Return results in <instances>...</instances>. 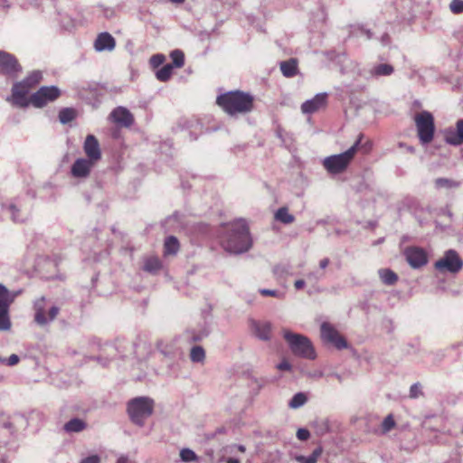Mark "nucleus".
<instances>
[{"label": "nucleus", "instance_id": "f257e3e1", "mask_svg": "<svg viewBox=\"0 0 463 463\" xmlns=\"http://www.w3.org/2000/svg\"><path fill=\"white\" fill-rule=\"evenodd\" d=\"M219 238L223 250L231 254H242L252 247V238L243 220L222 225L219 231Z\"/></svg>", "mask_w": 463, "mask_h": 463}, {"label": "nucleus", "instance_id": "f03ea898", "mask_svg": "<svg viewBox=\"0 0 463 463\" xmlns=\"http://www.w3.org/2000/svg\"><path fill=\"white\" fill-rule=\"evenodd\" d=\"M254 98L241 90L228 91L216 99V103L230 116L249 113L253 109Z\"/></svg>", "mask_w": 463, "mask_h": 463}, {"label": "nucleus", "instance_id": "7ed1b4c3", "mask_svg": "<svg viewBox=\"0 0 463 463\" xmlns=\"http://www.w3.org/2000/svg\"><path fill=\"white\" fill-rule=\"evenodd\" d=\"M43 74L40 71H33L27 77L13 84L11 96L6 98V101L12 106L19 109H26L30 105L28 93L40 83Z\"/></svg>", "mask_w": 463, "mask_h": 463}, {"label": "nucleus", "instance_id": "20e7f679", "mask_svg": "<svg viewBox=\"0 0 463 463\" xmlns=\"http://www.w3.org/2000/svg\"><path fill=\"white\" fill-rule=\"evenodd\" d=\"M155 401L148 396L135 397L128 402L127 411L130 420L143 427L145 420L149 418L154 411Z\"/></svg>", "mask_w": 463, "mask_h": 463}, {"label": "nucleus", "instance_id": "39448f33", "mask_svg": "<svg viewBox=\"0 0 463 463\" xmlns=\"http://www.w3.org/2000/svg\"><path fill=\"white\" fill-rule=\"evenodd\" d=\"M283 337L295 355L309 360L316 358L317 355L314 346L307 336L293 333L289 330H284Z\"/></svg>", "mask_w": 463, "mask_h": 463}, {"label": "nucleus", "instance_id": "423d86ee", "mask_svg": "<svg viewBox=\"0 0 463 463\" xmlns=\"http://www.w3.org/2000/svg\"><path fill=\"white\" fill-rule=\"evenodd\" d=\"M33 309V320L40 326H48L60 313V307L56 305H50L44 297L34 301Z\"/></svg>", "mask_w": 463, "mask_h": 463}, {"label": "nucleus", "instance_id": "0eeeda50", "mask_svg": "<svg viewBox=\"0 0 463 463\" xmlns=\"http://www.w3.org/2000/svg\"><path fill=\"white\" fill-rule=\"evenodd\" d=\"M414 121L420 142L422 145L430 144L433 140L435 133L433 115L427 110H423L415 116Z\"/></svg>", "mask_w": 463, "mask_h": 463}, {"label": "nucleus", "instance_id": "6e6552de", "mask_svg": "<svg viewBox=\"0 0 463 463\" xmlns=\"http://www.w3.org/2000/svg\"><path fill=\"white\" fill-rule=\"evenodd\" d=\"M356 145H352L346 151L327 156L323 161L324 167L331 174H339L345 171L354 155L356 154Z\"/></svg>", "mask_w": 463, "mask_h": 463}, {"label": "nucleus", "instance_id": "1a4fd4ad", "mask_svg": "<svg viewBox=\"0 0 463 463\" xmlns=\"http://www.w3.org/2000/svg\"><path fill=\"white\" fill-rule=\"evenodd\" d=\"M20 291L11 292L0 283V331H7L12 323L9 317V308Z\"/></svg>", "mask_w": 463, "mask_h": 463}, {"label": "nucleus", "instance_id": "9d476101", "mask_svg": "<svg viewBox=\"0 0 463 463\" xmlns=\"http://www.w3.org/2000/svg\"><path fill=\"white\" fill-rule=\"evenodd\" d=\"M434 267L439 272L456 274L463 268V260L456 250H449L435 262Z\"/></svg>", "mask_w": 463, "mask_h": 463}, {"label": "nucleus", "instance_id": "9b49d317", "mask_svg": "<svg viewBox=\"0 0 463 463\" xmlns=\"http://www.w3.org/2000/svg\"><path fill=\"white\" fill-rule=\"evenodd\" d=\"M23 71V67L14 55L0 50V74L10 79H16Z\"/></svg>", "mask_w": 463, "mask_h": 463}, {"label": "nucleus", "instance_id": "f8f14e48", "mask_svg": "<svg viewBox=\"0 0 463 463\" xmlns=\"http://www.w3.org/2000/svg\"><path fill=\"white\" fill-rule=\"evenodd\" d=\"M61 95L56 86H43L29 98L30 104L35 108H43L49 102L54 101Z\"/></svg>", "mask_w": 463, "mask_h": 463}, {"label": "nucleus", "instance_id": "ddd939ff", "mask_svg": "<svg viewBox=\"0 0 463 463\" xmlns=\"http://www.w3.org/2000/svg\"><path fill=\"white\" fill-rule=\"evenodd\" d=\"M321 338L324 342L332 344L338 350L347 347L346 340L340 335L337 330L329 323L324 322L321 325Z\"/></svg>", "mask_w": 463, "mask_h": 463}, {"label": "nucleus", "instance_id": "4468645a", "mask_svg": "<svg viewBox=\"0 0 463 463\" xmlns=\"http://www.w3.org/2000/svg\"><path fill=\"white\" fill-rule=\"evenodd\" d=\"M404 256L409 265L413 269H420L428 262L426 251L420 247L411 246L406 248Z\"/></svg>", "mask_w": 463, "mask_h": 463}, {"label": "nucleus", "instance_id": "2eb2a0df", "mask_svg": "<svg viewBox=\"0 0 463 463\" xmlns=\"http://www.w3.org/2000/svg\"><path fill=\"white\" fill-rule=\"evenodd\" d=\"M444 141L454 146L463 144V118L456 122L455 128L449 127L442 130Z\"/></svg>", "mask_w": 463, "mask_h": 463}, {"label": "nucleus", "instance_id": "dca6fc26", "mask_svg": "<svg viewBox=\"0 0 463 463\" xmlns=\"http://www.w3.org/2000/svg\"><path fill=\"white\" fill-rule=\"evenodd\" d=\"M5 213H9L10 219L15 223L24 222L29 218V213L23 209L17 199L5 203Z\"/></svg>", "mask_w": 463, "mask_h": 463}, {"label": "nucleus", "instance_id": "f3484780", "mask_svg": "<svg viewBox=\"0 0 463 463\" xmlns=\"http://www.w3.org/2000/svg\"><path fill=\"white\" fill-rule=\"evenodd\" d=\"M250 326L254 335L261 341H269L271 338L272 325L269 321H258L251 319Z\"/></svg>", "mask_w": 463, "mask_h": 463}, {"label": "nucleus", "instance_id": "a211bd4d", "mask_svg": "<svg viewBox=\"0 0 463 463\" xmlns=\"http://www.w3.org/2000/svg\"><path fill=\"white\" fill-rule=\"evenodd\" d=\"M109 118L114 123L125 128H129L134 123L133 115L124 107H118L114 109L109 114Z\"/></svg>", "mask_w": 463, "mask_h": 463}, {"label": "nucleus", "instance_id": "6ab92c4d", "mask_svg": "<svg viewBox=\"0 0 463 463\" xmlns=\"http://www.w3.org/2000/svg\"><path fill=\"white\" fill-rule=\"evenodd\" d=\"M94 161L88 158H78L72 164L71 173L76 178H85L90 175Z\"/></svg>", "mask_w": 463, "mask_h": 463}, {"label": "nucleus", "instance_id": "aec40b11", "mask_svg": "<svg viewBox=\"0 0 463 463\" xmlns=\"http://www.w3.org/2000/svg\"><path fill=\"white\" fill-rule=\"evenodd\" d=\"M84 152L88 157L97 162L101 157L100 147L98 139L93 135H88L83 144Z\"/></svg>", "mask_w": 463, "mask_h": 463}, {"label": "nucleus", "instance_id": "412c9836", "mask_svg": "<svg viewBox=\"0 0 463 463\" xmlns=\"http://www.w3.org/2000/svg\"><path fill=\"white\" fill-rule=\"evenodd\" d=\"M327 100V94L318 93L313 99L306 100L301 105V111L304 114H312L321 108L325 107Z\"/></svg>", "mask_w": 463, "mask_h": 463}, {"label": "nucleus", "instance_id": "4be33fe9", "mask_svg": "<svg viewBox=\"0 0 463 463\" xmlns=\"http://www.w3.org/2000/svg\"><path fill=\"white\" fill-rule=\"evenodd\" d=\"M115 46L114 37L107 32L100 33L94 42V49L99 52H111L115 49Z\"/></svg>", "mask_w": 463, "mask_h": 463}, {"label": "nucleus", "instance_id": "5701e85b", "mask_svg": "<svg viewBox=\"0 0 463 463\" xmlns=\"http://www.w3.org/2000/svg\"><path fill=\"white\" fill-rule=\"evenodd\" d=\"M405 4L413 3V6L409 13V16L404 15V19L411 20L418 14L429 15L430 0H403Z\"/></svg>", "mask_w": 463, "mask_h": 463}, {"label": "nucleus", "instance_id": "b1692460", "mask_svg": "<svg viewBox=\"0 0 463 463\" xmlns=\"http://www.w3.org/2000/svg\"><path fill=\"white\" fill-rule=\"evenodd\" d=\"M87 422L80 418H72L63 425V430L68 433H80L86 430Z\"/></svg>", "mask_w": 463, "mask_h": 463}, {"label": "nucleus", "instance_id": "393cba45", "mask_svg": "<svg viewBox=\"0 0 463 463\" xmlns=\"http://www.w3.org/2000/svg\"><path fill=\"white\" fill-rule=\"evenodd\" d=\"M280 71L286 78H292L298 72V61L295 58H290L287 61L280 62Z\"/></svg>", "mask_w": 463, "mask_h": 463}, {"label": "nucleus", "instance_id": "a878e982", "mask_svg": "<svg viewBox=\"0 0 463 463\" xmlns=\"http://www.w3.org/2000/svg\"><path fill=\"white\" fill-rule=\"evenodd\" d=\"M394 72V68L389 63H379L370 70V75L373 78L390 76Z\"/></svg>", "mask_w": 463, "mask_h": 463}, {"label": "nucleus", "instance_id": "bb28decb", "mask_svg": "<svg viewBox=\"0 0 463 463\" xmlns=\"http://www.w3.org/2000/svg\"><path fill=\"white\" fill-rule=\"evenodd\" d=\"M180 249V244L175 236H167L164 243L165 255H175Z\"/></svg>", "mask_w": 463, "mask_h": 463}, {"label": "nucleus", "instance_id": "cd10ccee", "mask_svg": "<svg viewBox=\"0 0 463 463\" xmlns=\"http://www.w3.org/2000/svg\"><path fill=\"white\" fill-rule=\"evenodd\" d=\"M378 275L382 282L387 286H392L398 281L397 274L390 269H380Z\"/></svg>", "mask_w": 463, "mask_h": 463}, {"label": "nucleus", "instance_id": "c85d7f7f", "mask_svg": "<svg viewBox=\"0 0 463 463\" xmlns=\"http://www.w3.org/2000/svg\"><path fill=\"white\" fill-rule=\"evenodd\" d=\"M275 219L283 224H289L295 221L294 215L289 213L287 207L279 208L275 213Z\"/></svg>", "mask_w": 463, "mask_h": 463}, {"label": "nucleus", "instance_id": "c756f323", "mask_svg": "<svg viewBox=\"0 0 463 463\" xmlns=\"http://www.w3.org/2000/svg\"><path fill=\"white\" fill-rule=\"evenodd\" d=\"M322 452V448L317 447L313 450V452L309 456L298 455L295 457V459L298 463H317Z\"/></svg>", "mask_w": 463, "mask_h": 463}, {"label": "nucleus", "instance_id": "7c9ffc66", "mask_svg": "<svg viewBox=\"0 0 463 463\" xmlns=\"http://www.w3.org/2000/svg\"><path fill=\"white\" fill-rule=\"evenodd\" d=\"M307 402V396L305 392H299L293 395L288 402V407L290 409H298L304 406Z\"/></svg>", "mask_w": 463, "mask_h": 463}, {"label": "nucleus", "instance_id": "2f4dec72", "mask_svg": "<svg viewBox=\"0 0 463 463\" xmlns=\"http://www.w3.org/2000/svg\"><path fill=\"white\" fill-rule=\"evenodd\" d=\"M15 424L27 425L26 419L24 418V416L22 414H14L11 418V420H6L3 423V428L7 430H10V432L13 433L14 429V426Z\"/></svg>", "mask_w": 463, "mask_h": 463}, {"label": "nucleus", "instance_id": "473e14b6", "mask_svg": "<svg viewBox=\"0 0 463 463\" xmlns=\"http://www.w3.org/2000/svg\"><path fill=\"white\" fill-rule=\"evenodd\" d=\"M173 70L174 65L167 63L156 71V77L158 80L165 82L171 78Z\"/></svg>", "mask_w": 463, "mask_h": 463}, {"label": "nucleus", "instance_id": "72a5a7b5", "mask_svg": "<svg viewBox=\"0 0 463 463\" xmlns=\"http://www.w3.org/2000/svg\"><path fill=\"white\" fill-rule=\"evenodd\" d=\"M190 359L193 363H203L205 359V351L201 345H194L190 351Z\"/></svg>", "mask_w": 463, "mask_h": 463}, {"label": "nucleus", "instance_id": "f704fd0d", "mask_svg": "<svg viewBox=\"0 0 463 463\" xmlns=\"http://www.w3.org/2000/svg\"><path fill=\"white\" fill-rule=\"evenodd\" d=\"M364 136L363 134H360L355 140V142L353 145L358 144L356 146V153L358 151H362L364 154H368L373 147V143L369 139L364 141Z\"/></svg>", "mask_w": 463, "mask_h": 463}, {"label": "nucleus", "instance_id": "c9c22d12", "mask_svg": "<svg viewBox=\"0 0 463 463\" xmlns=\"http://www.w3.org/2000/svg\"><path fill=\"white\" fill-rule=\"evenodd\" d=\"M459 186V182L454 181L449 178L439 177L435 180V187L438 189L446 188L452 189Z\"/></svg>", "mask_w": 463, "mask_h": 463}, {"label": "nucleus", "instance_id": "e433bc0d", "mask_svg": "<svg viewBox=\"0 0 463 463\" xmlns=\"http://www.w3.org/2000/svg\"><path fill=\"white\" fill-rule=\"evenodd\" d=\"M75 110L71 108L61 109L59 112V120L61 124H68L75 118Z\"/></svg>", "mask_w": 463, "mask_h": 463}, {"label": "nucleus", "instance_id": "4c0bfd02", "mask_svg": "<svg viewBox=\"0 0 463 463\" xmlns=\"http://www.w3.org/2000/svg\"><path fill=\"white\" fill-rule=\"evenodd\" d=\"M180 458L184 463L196 462L199 459L196 453L188 448H184L180 450Z\"/></svg>", "mask_w": 463, "mask_h": 463}, {"label": "nucleus", "instance_id": "58836bf2", "mask_svg": "<svg viewBox=\"0 0 463 463\" xmlns=\"http://www.w3.org/2000/svg\"><path fill=\"white\" fill-rule=\"evenodd\" d=\"M143 269L147 272L156 273L161 269V262L157 258H148L145 260Z\"/></svg>", "mask_w": 463, "mask_h": 463}, {"label": "nucleus", "instance_id": "ea45409f", "mask_svg": "<svg viewBox=\"0 0 463 463\" xmlns=\"http://www.w3.org/2000/svg\"><path fill=\"white\" fill-rule=\"evenodd\" d=\"M170 58L172 59V65H174V68H181L184 64V52L179 50H174L170 52Z\"/></svg>", "mask_w": 463, "mask_h": 463}, {"label": "nucleus", "instance_id": "a19ab883", "mask_svg": "<svg viewBox=\"0 0 463 463\" xmlns=\"http://www.w3.org/2000/svg\"><path fill=\"white\" fill-rule=\"evenodd\" d=\"M325 278V271L322 270H313L307 274V281L310 284H318L320 280Z\"/></svg>", "mask_w": 463, "mask_h": 463}, {"label": "nucleus", "instance_id": "79ce46f5", "mask_svg": "<svg viewBox=\"0 0 463 463\" xmlns=\"http://www.w3.org/2000/svg\"><path fill=\"white\" fill-rule=\"evenodd\" d=\"M395 426V420L392 417V414H389L388 416H386L382 424H381V428H382V432L383 434L389 432L392 429H393Z\"/></svg>", "mask_w": 463, "mask_h": 463}, {"label": "nucleus", "instance_id": "37998d69", "mask_svg": "<svg viewBox=\"0 0 463 463\" xmlns=\"http://www.w3.org/2000/svg\"><path fill=\"white\" fill-rule=\"evenodd\" d=\"M262 296L273 297L279 299H282L285 297V293L276 289L261 288L259 290Z\"/></svg>", "mask_w": 463, "mask_h": 463}, {"label": "nucleus", "instance_id": "c03bdc74", "mask_svg": "<svg viewBox=\"0 0 463 463\" xmlns=\"http://www.w3.org/2000/svg\"><path fill=\"white\" fill-rule=\"evenodd\" d=\"M449 10L454 14H463V0H451Z\"/></svg>", "mask_w": 463, "mask_h": 463}, {"label": "nucleus", "instance_id": "a18cd8bd", "mask_svg": "<svg viewBox=\"0 0 463 463\" xmlns=\"http://www.w3.org/2000/svg\"><path fill=\"white\" fill-rule=\"evenodd\" d=\"M423 395V392L421 389V384L420 383H415L410 387L409 397L411 399H417L420 396Z\"/></svg>", "mask_w": 463, "mask_h": 463}, {"label": "nucleus", "instance_id": "49530a36", "mask_svg": "<svg viewBox=\"0 0 463 463\" xmlns=\"http://www.w3.org/2000/svg\"><path fill=\"white\" fill-rule=\"evenodd\" d=\"M209 335H210V329L207 326H205L200 332L193 333V335L191 336V340L194 342H199V341H202L206 336H208Z\"/></svg>", "mask_w": 463, "mask_h": 463}, {"label": "nucleus", "instance_id": "de8ad7c7", "mask_svg": "<svg viewBox=\"0 0 463 463\" xmlns=\"http://www.w3.org/2000/svg\"><path fill=\"white\" fill-rule=\"evenodd\" d=\"M165 60V55H163L161 53H157V54L153 55L150 58V64L152 67L157 68L164 63Z\"/></svg>", "mask_w": 463, "mask_h": 463}, {"label": "nucleus", "instance_id": "09e8293b", "mask_svg": "<svg viewBox=\"0 0 463 463\" xmlns=\"http://www.w3.org/2000/svg\"><path fill=\"white\" fill-rule=\"evenodd\" d=\"M310 437V432L307 429H304V428H300L297 431V438L299 439V440H307Z\"/></svg>", "mask_w": 463, "mask_h": 463}, {"label": "nucleus", "instance_id": "8fccbe9b", "mask_svg": "<svg viewBox=\"0 0 463 463\" xmlns=\"http://www.w3.org/2000/svg\"><path fill=\"white\" fill-rule=\"evenodd\" d=\"M377 39L383 46H389L392 42L391 37L387 32L383 33L380 37H377Z\"/></svg>", "mask_w": 463, "mask_h": 463}, {"label": "nucleus", "instance_id": "3c124183", "mask_svg": "<svg viewBox=\"0 0 463 463\" xmlns=\"http://www.w3.org/2000/svg\"><path fill=\"white\" fill-rule=\"evenodd\" d=\"M80 463H100V457L97 454L90 455L82 458Z\"/></svg>", "mask_w": 463, "mask_h": 463}, {"label": "nucleus", "instance_id": "603ef678", "mask_svg": "<svg viewBox=\"0 0 463 463\" xmlns=\"http://www.w3.org/2000/svg\"><path fill=\"white\" fill-rule=\"evenodd\" d=\"M358 29L361 31V33L363 34H364L366 36L367 40H372V39L376 38L375 33L373 32H372L371 30L366 29L364 26H363V25L358 26Z\"/></svg>", "mask_w": 463, "mask_h": 463}, {"label": "nucleus", "instance_id": "864d4df0", "mask_svg": "<svg viewBox=\"0 0 463 463\" xmlns=\"http://www.w3.org/2000/svg\"><path fill=\"white\" fill-rule=\"evenodd\" d=\"M19 361V356L17 354H13L8 357V359H5V363H6L8 366H14L17 364Z\"/></svg>", "mask_w": 463, "mask_h": 463}, {"label": "nucleus", "instance_id": "5fc2aeb1", "mask_svg": "<svg viewBox=\"0 0 463 463\" xmlns=\"http://www.w3.org/2000/svg\"><path fill=\"white\" fill-rule=\"evenodd\" d=\"M292 368L291 364L287 360H282L277 364V369L280 371H290Z\"/></svg>", "mask_w": 463, "mask_h": 463}, {"label": "nucleus", "instance_id": "6e6d98bb", "mask_svg": "<svg viewBox=\"0 0 463 463\" xmlns=\"http://www.w3.org/2000/svg\"><path fill=\"white\" fill-rule=\"evenodd\" d=\"M323 289L317 284H311V287L307 290L308 295H313L315 293H321Z\"/></svg>", "mask_w": 463, "mask_h": 463}, {"label": "nucleus", "instance_id": "4d7b16f0", "mask_svg": "<svg viewBox=\"0 0 463 463\" xmlns=\"http://www.w3.org/2000/svg\"><path fill=\"white\" fill-rule=\"evenodd\" d=\"M7 456L5 453V446L0 444V463H6Z\"/></svg>", "mask_w": 463, "mask_h": 463}, {"label": "nucleus", "instance_id": "13d9d810", "mask_svg": "<svg viewBox=\"0 0 463 463\" xmlns=\"http://www.w3.org/2000/svg\"><path fill=\"white\" fill-rule=\"evenodd\" d=\"M329 263H330V260L328 258H324V259L320 260L318 270L324 271V269H326L328 267Z\"/></svg>", "mask_w": 463, "mask_h": 463}, {"label": "nucleus", "instance_id": "bf43d9fd", "mask_svg": "<svg viewBox=\"0 0 463 463\" xmlns=\"http://www.w3.org/2000/svg\"><path fill=\"white\" fill-rule=\"evenodd\" d=\"M306 285V281L304 279H298L294 283V287L296 289L300 290L302 289Z\"/></svg>", "mask_w": 463, "mask_h": 463}, {"label": "nucleus", "instance_id": "052dcab7", "mask_svg": "<svg viewBox=\"0 0 463 463\" xmlns=\"http://www.w3.org/2000/svg\"><path fill=\"white\" fill-rule=\"evenodd\" d=\"M320 431H321V434L328 431L329 430V427H328V422L326 420H322L321 421V427H320Z\"/></svg>", "mask_w": 463, "mask_h": 463}, {"label": "nucleus", "instance_id": "680f3d73", "mask_svg": "<svg viewBox=\"0 0 463 463\" xmlns=\"http://www.w3.org/2000/svg\"><path fill=\"white\" fill-rule=\"evenodd\" d=\"M104 16H105L106 18H111V17H113V16H114V10H113V9H111V8H106V9L104 10Z\"/></svg>", "mask_w": 463, "mask_h": 463}, {"label": "nucleus", "instance_id": "e2e57ef3", "mask_svg": "<svg viewBox=\"0 0 463 463\" xmlns=\"http://www.w3.org/2000/svg\"><path fill=\"white\" fill-rule=\"evenodd\" d=\"M11 6L8 0H0V8L2 9H9Z\"/></svg>", "mask_w": 463, "mask_h": 463}, {"label": "nucleus", "instance_id": "0e129e2a", "mask_svg": "<svg viewBox=\"0 0 463 463\" xmlns=\"http://www.w3.org/2000/svg\"><path fill=\"white\" fill-rule=\"evenodd\" d=\"M128 458L124 455H121L117 460V463H128Z\"/></svg>", "mask_w": 463, "mask_h": 463}, {"label": "nucleus", "instance_id": "69168bd1", "mask_svg": "<svg viewBox=\"0 0 463 463\" xmlns=\"http://www.w3.org/2000/svg\"><path fill=\"white\" fill-rule=\"evenodd\" d=\"M277 137L284 142L283 137H282V130L280 128L277 129L276 131Z\"/></svg>", "mask_w": 463, "mask_h": 463}, {"label": "nucleus", "instance_id": "338daca9", "mask_svg": "<svg viewBox=\"0 0 463 463\" xmlns=\"http://www.w3.org/2000/svg\"><path fill=\"white\" fill-rule=\"evenodd\" d=\"M227 463H240V460L235 458H228Z\"/></svg>", "mask_w": 463, "mask_h": 463}, {"label": "nucleus", "instance_id": "774afa93", "mask_svg": "<svg viewBox=\"0 0 463 463\" xmlns=\"http://www.w3.org/2000/svg\"><path fill=\"white\" fill-rule=\"evenodd\" d=\"M236 448H237V449H238L240 452H242V453H243V452H245V451H246V448H245V446H244V445L240 444V445H237V446H236Z\"/></svg>", "mask_w": 463, "mask_h": 463}]
</instances>
